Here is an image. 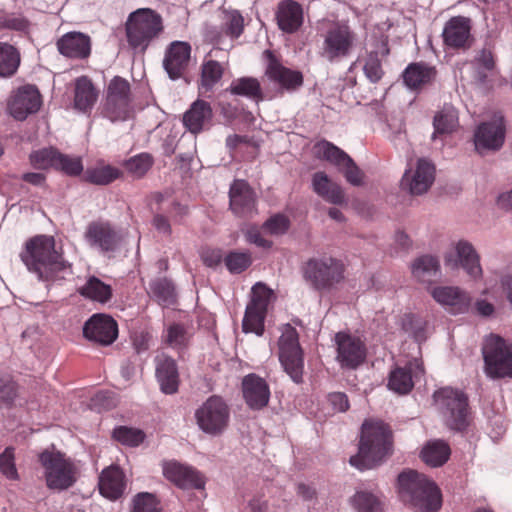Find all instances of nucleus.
I'll use <instances>...</instances> for the list:
<instances>
[{
    "label": "nucleus",
    "mask_w": 512,
    "mask_h": 512,
    "mask_svg": "<svg viewBox=\"0 0 512 512\" xmlns=\"http://www.w3.org/2000/svg\"><path fill=\"white\" fill-rule=\"evenodd\" d=\"M17 397V387L9 377H0V403L10 406Z\"/></svg>",
    "instance_id": "nucleus-62"
},
{
    "label": "nucleus",
    "mask_w": 512,
    "mask_h": 512,
    "mask_svg": "<svg viewBox=\"0 0 512 512\" xmlns=\"http://www.w3.org/2000/svg\"><path fill=\"white\" fill-rule=\"evenodd\" d=\"M126 488L123 471L117 466H110L104 469L99 477L100 493L111 500L122 496Z\"/></svg>",
    "instance_id": "nucleus-30"
},
{
    "label": "nucleus",
    "mask_w": 512,
    "mask_h": 512,
    "mask_svg": "<svg viewBox=\"0 0 512 512\" xmlns=\"http://www.w3.org/2000/svg\"><path fill=\"white\" fill-rule=\"evenodd\" d=\"M261 60L264 67V75L281 90L294 92L303 85V74L298 70L284 66L282 55L279 51L266 49L262 53Z\"/></svg>",
    "instance_id": "nucleus-9"
},
{
    "label": "nucleus",
    "mask_w": 512,
    "mask_h": 512,
    "mask_svg": "<svg viewBox=\"0 0 512 512\" xmlns=\"http://www.w3.org/2000/svg\"><path fill=\"white\" fill-rule=\"evenodd\" d=\"M250 302L242 321V330L245 333L256 332V284L250 290Z\"/></svg>",
    "instance_id": "nucleus-55"
},
{
    "label": "nucleus",
    "mask_w": 512,
    "mask_h": 512,
    "mask_svg": "<svg viewBox=\"0 0 512 512\" xmlns=\"http://www.w3.org/2000/svg\"><path fill=\"white\" fill-rule=\"evenodd\" d=\"M279 360L295 383L303 381L304 353L299 343V334L290 324L284 326L279 339Z\"/></svg>",
    "instance_id": "nucleus-8"
},
{
    "label": "nucleus",
    "mask_w": 512,
    "mask_h": 512,
    "mask_svg": "<svg viewBox=\"0 0 512 512\" xmlns=\"http://www.w3.org/2000/svg\"><path fill=\"white\" fill-rule=\"evenodd\" d=\"M29 22L20 15L13 13L0 15V29H10L15 31H25L28 29Z\"/></svg>",
    "instance_id": "nucleus-59"
},
{
    "label": "nucleus",
    "mask_w": 512,
    "mask_h": 512,
    "mask_svg": "<svg viewBox=\"0 0 512 512\" xmlns=\"http://www.w3.org/2000/svg\"><path fill=\"white\" fill-rule=\"evenodd\" d=\"M289 225L290 221L286 216L276 214L264 223L262 230L273 235H280L288 230Z\"/></svg>",
    "instance_id": "nucleus-57"
},
{
    "label": "nucleus",
    "mask_w": 512,
    "mask_h": 512,
    "mask_svg": "<svg viewBox=\"0 0 512 512\" xmlns=\"http://www.w3.org/2000/svg\"><path fill=\"white\" fill-rule=\"evenodd\" d=\"M471 20L464 16L450 18L443 29L444 44L454 49H466L471 46Z\"/></svg>",
    "instance_id": "nucleus-21"
},
{
    "label": "nucleus",
    "mask_w": 512,
    "mask_h": 512,
    "mask_svg": "<svg viewBox=\"0 0 512 512\" xmlns=\"http://www.w3.org/2000/svg\"><path fill=\"white\" fill-rule=\"evenodd\" d=\"M258 337L264 332V320L273 304L276 301L275 292L266 284L258 282Z\"/></svg>",
    "instance_id": "nucleus-40"
},
{
    "label": "nucleus",
    "mask_w": 512,
    "mask_h": 512,
    "mask_svg": "<svg viewBox=\"0 0 512 512\" xmlns=\"http://www.w3.org/2000/svg\"><path fill=\"white\" fill-rule=\"evenodd\" d=\"M345 267L332 257L309 259L304 267V278L316 290H329L344 279Z\"/></svg>",
    "instance_id": "nucleus-7"
},
{
    "label": "nucleus",
    "mask_w": 512,
    "mask_h": 512,
    "mask_svg": "<svg viewBox=\"0 0 512 512\" xmlns=\"http://www.w3.org/2000/svg\"><path fill=\"white\" fill-rule=\"evenodd\" d=\"M400 499L416 512H438L442 495L438 486L424 474L414 470L404 471L398 476Z\"/></svg>",
    "instance_id": "nucleus-3"
},
{
    "label": "nucleus",
    "mask_w": 512,
    "mask_h": 512,
    "mask_svg": "<svg viewBox=\"0 0 512 512\" xmlns=\"http://www.w3.org/2000/svg\"><path fill=\"white\" fill-rule=\"evenodd\" d=\"M228 90L231 94L247 98H256V79L242 77L231 82Z\"/></svg>",
    "instance_id": "nucleus-51"
},
{
    "label": "nucleus",
    "mask_w": 512,
    "mask_h": 512,
    "mask_svg": "<svg viewBox=\"0 0 512 512\" xmlns=\"http://www.w3.org/2000/svg\"><path fill=\"white\" fill-rule=\"evenodd\" d=\"M318 158L326 160L340 169L350 156L342 149L327 140H321L314 145Z\"/></svg>",
    "instance_id": "nucleus-38"
},
{
    "label": "nucleus",
    "mask_w": 512,
    "mask_h": 512,
    "mask_svg": "<svg viewBox=\"0 0 512 512\" xmlns=\"http://www.w3.org/2000/svg\"><path fill=\"white\" fill-rule=\"evenodd\" d=\"M131 114V87L119 76L112 78L107 86L104 115L112 122L125 121Z\"/></svg>",
    "instance_id": "nucleus-12"
},
{
    "label": "nucleus",
    "mask_w": 512,
    "mask_h": 512,
    "mask_svg": "<svg viewBox=\"0 0 512 512\" xmlns=\"http://www.w3.org/2000/svg\"><path fill=\"white\" fill-rule=\"evenodd\" d=\"M345 176L347 182L354 186H360L363 183L364 174L350 157L339 169Z\"/></svg>",
    "instance_id": "nucleus-61"
},
{
    "label": "nucleus",
    "mask_w": 512,
    "mask_h": 512,
    "mask_svg": "<svg viewBox=\"0 0 512 512\" xmlns=\"http://www.w3.org/2000/svg\"><path fill=\"white\" fill-rule=\"evenodd\" d=\"M59 53L66 58L83 60L90 56L92 41L89 35L82 32H68L56 42Z\"/></svg>",
    "instance_id": "nucleus-25"
},
{
    "label": "nucleus",
    "mask_w": 512,
    "mask_h": 512,
    "mask_svg": "<svg viewBox=\"0 0 512 512\" xmlns=\"http://www.w3.org/2000/svg\"><path fill=\"white\" fill-rule=\"evenodd\" d=\"M195 419L203 432L219 435L228 426L230 409L220 396L213 395L195 411Z\"/></svg>",
    "instance_id": "nucleus-11"
},
{
    "label": "nucleus",
    "mask_w": 512,
    "mask_h": 512,
    "mask_svg": "<svg viewBox=\"0 0 512 512\" xmlns=\"http://www.w3.org/2000/svg\"><path fill=\"white\" fill-rule=\"evenodd\" d=\"M113 437L120 443L128 446H138L144 440L141 430L120 426L113 431Z\"/></svg>",
    "instance_id": "nucleus-52"
},
{
    "label": "nucleus",
    "mask_w": 512,
    "mask_h": 512,
    "mask_svg": "<svg viewBox=\"0 0 512 512\" xmlns=\"http://www.w3.org/2000/svg\"><path fill=\"white\" fill-rule=\"evenodd\" d=\"M505 140V121L501 113H496L489 122L481 123L475 134V149L479 153L485 150H498Z\"/></svg>",
    "instance_id": "nucleus-16"
},
{
    "label": "nucleus",
    "mask_w": 512,
    "mask_h": 512,
    "mask_svg": "<svg viewBox=\"0 0 512 512\" xmlns=\"http://www.w3.org/2000/svg\"><path fill=\"white\" fill-rule=\"evenodd\" d=\"M188 340L187 333L183 326L173 324L168 327L166 342L173 348H182Z\"/></svg>",
    "instance_id": "nucleus-60"
},
{
    "label": "nucleus",
    "mask_w": 512,
    "mask_h": 512,
    "mask_svg": "<svg viewBox=\"0 0 512 512\" xmlns=\"http://www.w3.org/2000/svg\"><path fill=\"white\" fill-rule=\"evenodd\" d=\"M132 512H159L155 496L150 493H139L133 500Z\"/></svg>",
    "instance_id": "nucleus-56"
},
{
    "label": "nucleus",
    "mask_w": 512,
    "mask_h": 512,
    "mask_svg": "<svg viewBox=\"0 0 512 512\" xmlns=\"http://www.w3.org/2000/svg\"><path fill=\"white\" fill-rule=\"evenodd\" d=\"M224 262L229 272L239 274L251 265L252 257L246 252L233 251L226 255Z\"/></svg>",
    "instance_id": "nucleus-50"
},
{
    "label": "nucleus",
    "mask_w": 512,
    "mask_h": 512,
    "mask_svg": "<svg viewBox=\"0 0 512 512\" xmlns=\"http://www.w3.org/2000/svg\"><path fill=\"white\" fill-rule=\"evenodd\" d=\"M439 271V261L430 255L417 258L412 264V274L421 282H430Z\"/></svg>",
    "instance_id": "nucleus-42"
},
{
    "label": "nucleus",
    "mask_w": 512,
    "mask_h": 512,
    "mask_svg": "<svg viewBox=\"0 0 512 512\" xmlns=\"http://www.w3.org/2000/svg\"><path fill=\"white\" fill-rule=\"evenodd\" d=\"M456 252L458 256V261H454L449 257H446V264L455 267L460 264V266L467 272L469 276L472 278H477L482 274V268L479 262V255L475 251L472 244L467 241H459L456 245Z\"/></svg>",
    "instance_id": "nucleus-32"
},
{
    "label": "nucleus",
    "mask_w": 512,
    "mask_h": 512,
    "mask_svg": "<svg viewBox=\"0 0 512 512\" xmlns=\"http://www.w3.org/2000/svg\"><path fill=\"white\" fill-rule=\"evenodd\" d=\"M156 378L161 391L165 394H174L178 390L179 374L176 362L173 358L160 354L155 358Z\"/></svg>",
    "instance_id": "nucleus-28"
},
{
    "label": "nucleus",
    "mask_w": 512,
    "mask_h": 512,
    "mask_svg": "<svg viewBox=\"0 0 512 512\" xmlns=\"http://www.w3.org/2000/svg\"><path fill=\"white\" fill-rule=\"evenodd\" d=\"M163 28L162 17L154 10L141 8L132 12L125 24L129 47L135 52L144 53Z\"/></svg>",
    "instance_id": "nucleus-5"
},
{
    "label": "nucleus",
    "mask_w": 512,
    "mask_h": 512,
    "mask_svg": "<svg viewBox=\"0 0 512 512\" xmlns=\"http://www.w3.org/2000/svg\"><path fill=\"white\" fill-rule=\"evenodd\" d=\"M213 120L211 104L205 100H195L183 114V126L191 134L197 135L210 128Z\"/></svg>",
    "instance_id": "nucleus-23"
},
{
    "label": "nucleus",
    "mask_w": 512,
    "mask_h": 512,
    "mask_svg": "<svg viewBox=\"0 0 512 512\" xmlns=\"http://www.w3.org/2000/svg\"><path fill=\"white\" fill-rule=\"evenodd\" d=\"M363 71L371 83L379 82L383 75L382 62L379 51H371L364 58Z\"/></svg>",
    "instance_id": "nucleus-47"
},
{
    "label": "nucleus",
    "mask_w": 512,
    "mask_h": 512,
    "mask_svg": "<svg viewBox=\"0 0 512 512\" xmlns=\"http://www.w3.org/2000/svg\"><path fill=\"white\" fill-rule=\"evenodd\" d=\"M223 66L214 59H205L201 68V87L211 90L222 78Z\"/></svg>",
    "instance_id": "nucleus-43"
},
{
    "label": "nucleus",
    "mask_w": 512,
    "mask_h": 512,
    "mask_svg": "<svg viewBox=\"0 0 512 512\" xmlns=\"http://www.w3.org/2000/svg\"><path fill=\"white\" fill-rule=\"evenodd\" d=\"M434 400L441 409L448 427L457 431L467 428L469 406L468 398L463 392L445 387L434 393Z\"/></svg>",
    "instance_id": "nucleus-6"
},
{
    "label": "nucleus",
    "mask_w": 512,
    "mask_h": 512,
    "mask_svg": "<svg viewBox=\"0 0 512 512\" xmlns=\"http://www.w3.org/2000/svg\"><path fill=\"white\" fill-rule=\"evenodd\" d=\"M337 360L342 367L354 369L366 358V347L360 338L339 332L335 336Z\"/></svg>",
    "instance_id": "nucleus-18"
},
{
    "label": "nucleus",
    "mask_w": 512,
    "mask_h": 512,
    "mask_svg": "<svg viewBox=\"0 0 512 512\" xmlns=\"http://www.w3.org/2000/svg\"><path fill=\"white\" fill-rule=\"evenodd\" d=\"M458 120L457 110L451 105H445L434 116V133L432 138L435 139L437 135H445L454 132L458 127Z\"/></svg>",
    "instance_id": "nucleus-36"
},
{
    "label": "nucleus",
    "mask_w": 512,
    "mask_h": 512,
    "mask_svg": "<svg viewBox=\"0 0 512 512\" xmlns=\"http://www.w3.org/2000/svg\"><path fill=\"white\" fill-rule=\"evenodd\" d=\"M225 33L231 38H238L244 26V19L237 11L226 12L223 22Z\"/></svg>",
    "instance_id": "nucleus-53"
},
{
    "label": "nucleus",
    "mask_w": 512,
    "mask_h": 512,
    "mask_svg": "<svg viewBox=\"0 0 512 512\" xmlns=\"http://www.w3.org/2000/svg\"><path fill=\"white\" fill-rule=\"evenodd\" d=\"M153 159L148 153H141L128 159L124 166L126 170L136 178L143 177L151 168Z\"/></svg>",
    "instance_id": "nucleus-48"
},
{
    "label": "nucleus",
    "mask_w": 512,
    "mask_h": 512,
    "mask_svg": "<svg viewBox=\"0 0 512 512\" xmlns=\"http://www.w3.org/2000/svg\"><path fill=\"white\" fill-rule=\"evenodd\" d=\"M485 371L491 378H512V351L505 340L490 335L483 346Z\"/></svg>",
    "instance_id": "nucleus-10"
},
{
    "label": "nucleus",
    "mask_w": 512,
    "mask_h": 512,
    "mask_svg": "<svg viewBox=\"0 0 512 512\" xmlns=\"http://www.w3.org/2000/svg\"><path fill=\"white\" fill-rule=\"evenodd\" d=\"M83 335L101 345L112 344L118 336L116 321L106 314H94L84 324Z\"/></svg>",
    "instance_id": "nucleus-19"
},
{
    "label": "nucleus",
    "mask_w": 512,
    "mask_h": 512,
    "mask_svg": "<svg viewBox=\"0 0 512 512\" xmlns=\"http://www.w3.org/2000/svg\"><path fill=\"white\" fill-rule=\"evenodd\" d=\"M0 471L10 480L18 479V472L15 466L14 448L7 447L3 453L0 454Z\"/></svg>",
    "instance_id": "nucleus-54"
},
{
    "label": "nucleus",
    "mask_w": 512,
    "mask_h": 512,
    "mask_svg": "<svg viewBox=\"0 0 512 512\" xmlns=\"http://www.w3.org/2000/svg\"><path fill=\"white\" fill-rule=\"evenodd\" d=\"M435 75L436 71L434 68L423 63H412L405 69L403 80L409 88L417 89L430 83Z\"/></svg>",
    "instance_id": "nucleus-35"
},
{
    "label": "nucleus",
    "mask_w": 512,
    "mask_h": 512,
    "mask_svg": "<svg viewBox=\"0 0 512 512\" xmlns=\"http://www.w3.org/2000/svg\"><path fill=\"white\" fill-rule=\"evenodd\" d=\"M426 328L427 322L421 317L406 314L402 318V329L419 343L425 341L427 338Z\"/></svg>",
    "instance_id": "nucleus-46"
},
{
    "label": "nucleus",
    "mask_w": 512,
    "mask_h": 512,
    "mask_svg": "<svg viewBox=\"0 0 512 512\" xmlns=\"http://www.w3.org/2000/svg\"><path fill=\"white\" fill-rule=\"evenodd\" d=\"M314 192L326 202L334 205H341L345 202L343 189L333 182L325 172H316L312 177Z\"/></svg>",
    "instance_id": "nucleus-33"
},
{
    "label": "nucleus",
    "mask_w": 512,
    "mask_h": 512,
    "mask_svg": "<svg viewBox=\"0 0 512 512\" xmlns=\"http://www.w3.org/2000/svg\"><path fill=\"white\" fill-rule=\"evenodd\" d=\"M328 401L334 410L345 412L349 409V401L346 394L342 392H333L328 395Z\"/></svg>",
    "instance_id": "nucleus-64"
},
{
    "label": "nucleus",
    "mask_w": 512,
    "mask_h": 512,
    "mask_svg": "<svg viewBox=\"0 0 512 512\" xmlns=\"http://www.w3.org/2000/svg\"><path fill=\"white\" fill-rule=\"evenodd\" d=\"M431 295L435 301L449 307L453 313L465 312L471 302V297L457 287H435L432 289Z\"/></svg>",
    "instance_id": "nucleus-29"
},
{
    "label": "nucleus",
    "mask_w": 512,
    "mask_h": 512,
    "mask_svg": "<svg viewBox=\"0 0 512 512\" xmlns=\"http://www.w3.org/2000/svg\"><path fill=\"white\" fill-rule=\"evenodd\" d=\"M121 176V171L111 165H99L85 171V180L95 185H108Z\"/></svg>",
    "instance_id": "nucleus-41"
},
{
    "label": "nucleus",
    "mask_w": 512,
    "mask_h": 512,
    "mask_svg": "<svg viewBox=\"0 0 512 512\" xmlns=\"http://www.w3.org/2000/svg\"><path fill=\"white\" fill-rule=\"evenodd\" d=\"M276 20L279 29L284 33H296L304 22L303 8L294 0L281 1L277 7Z\"/></svg>",
    "instance_id": "nucleus-27"
},
{
    "label": "nucleus",
    "mask_w": 512,
    "mask_h": 512,
    "mask_svg": "<svg viewBox=\"0 0 512 512\" xmlns=\"http://www.w3.org/2000/svg\"><path fill=\"white\" fill-rule=\"evenodd\" d=\"M192 47L186 41L171 42L164 53L163 68L171 80L185 78L192 60Z\"/></svg>",
    "instance_id": "nucleus-15"
},
{
    "label": "nucleus",
    "mask_w": 512,
    "mask_h": 512,
    "mask_svg": "<svg viewBox=\"0 0 512 512\" xmlns=\"http://www.w3.org/2000/svg\"><path fill=\"white\" fill-rule=\"evenodd\" d=\"M230 208L238 217L246 218L252 215L255 207L253 189L244 180H235L230 187Z\"/></svg>",
    "instance_id": "nucleus-26"
},
{
    "label": "nucleus",
    "mask_w": 512,
    "mask_h": 512,
    "mask_svg": "<svg viewBox=\"0 0 512 512\" xmlns=\"http://www.w3.org/2000/svg\"><path fill=\"white\" fill-rule=\"evenodd\" d=\"M450 448L443 441L428 443L421 452L422 460L429 466H442L449 458Z\"/></svg>",
    "instance_id": "nucleus-39"
},
{
    "label": "nucleus",
    "mask_w": 512,
    "mask_h": 512,
    "mask_svg": "<svg viewBox=\"0 0 512 512\" xmlns=\"http://www.w3.org/2000/svg\"><path fill=\"white\" fill-rule=\"evenodd\" d=\"M78 293L85 299L100 304L109 302L113 295L112 287L96 276H89L86 282L78 288Z\"/></svg>",
    "instance_id": "nucleus-34"
},
{
    "label": "nucleus",
    "mask_w": 512,
    "mask_h": 512,
    "mask_svg": "<svg viewBox=\"0 0 512 512\" xmlns=\"http://www.w3.org/2000/svg\"><path fill=\"white\" fill-rule=\"evenodd\" d=\"M435 179V167L426 159H418L416 168L407 170L402 177L401 186L413 195L426 193Z\"/></svg>",
    "instance_id": "nucleus-20"
},
{
    "label": "nucleus",
    "mask_w": 512,
    "mask_h": 512,
    "mask_svg": "<svg viewBox=\"0 0 512 512\" xmlns=\"http://www.w3.org/2000/svg\"><path fill=\"white\" fill-rule=\"evenodd\" d=\"M59 153L52 148H44L31 153L30 162L36 169H47L56 167Z\"/></svg>",
    "instance_id": "nucleus-49"
},
{
    "label": "nucleus",
    "mask_w": 512,
    "mask_h": 512,
    "mask_svg": "<svg viewBox=\"0 0 512 512\" xmlns=\"http://www.w3.org/2000/svg\"><path fill=\"white\" fill-rule=\"evenodd\" d=\"M424 373L422 363L417 359L409 361L404 367H395L388 377V388L397 394H408L414 387V380Z\"/></svg>",
    "instance_id": "nucleus-22"
},
{
    "label": "nucleus",
    "mask_w": 512,
    "mask_h": 512,
    "mask_svg": "<svg viewBox=\"0 0 512 512\" xmlns=\"http://www.w3.org/2000/svg\"><path fill=\"white\" fill-rule=\"evenodd\" d=\"M392 449L390 427L381 421L366 420L362 424L359 452L349 462L359 470L370 469L389 456Z\"/></svg>",
    "instance_id": "nucleus-2"
},
{
    "label": "nucleus",
    "mask_w": 512,
    "mask_h": 512,
    "mask_svg": "<svg viewBox=\"0 0 512 512\" xmlns=\"http://www.w3.org/2000/svg\"><path fill=\"white\" fill-rule=\"evenodd\" d=\"M163 474L166 479L183 489L204 487V478L196 469L176 461L164 463Z\"/></svg>",
    "instance_id": "nucleus-24"
},
{
    "label": "nucleus",
    "mask_w": 512,
    "mask_h": 512,
    "mask_svg": "<svg viewBox=\"0 0 512 512\" xmlns=\"http://www.w3.org/2000/svg\"><path fill=\"white\" fill-rule=\"evenodd\" d=\"M99 97V91L88 76H81L74 82V108L87 113L92 110Z\"/></svg>",
    "instance_id": "nucleus-31"
},
{
    "label": "nucleus",
    "mask_w": 512,
    "mask_h": 512,
    "mask_svg": "<svg viewBox=\"0 0 512 512\" xmlns=\"http://www.w3.org/2000/svg\"><path fill=\"white\" fill-rule=\"evenodd\" d=\"M355 41V35L346 25H336L330 28L324 38L323 55L334 61L349 55Z\"/></svg>",
    "instance_id": "nucleus-17"
},
{
    "label": "nucleus",
    "mask_w": 512,
    "mask_h": 512,
    "mask_svg": "<svg viewBox=\"0 0 512 512\" xmlns=\"http://www.w3.org/2000/svg\"><path fill=\"white\" fill-rule=\"evenodd\" d=\"M84 238L91 248L108 253L119 249L125 234L111 222L97 220L88 224Z\"/></svg>",
    "instance_id": "nucleus-13"
},
{
    "label": "nucleus",
    "mask_w": 512,
    "mask_h": 512,
    "mask_svg": "<svg viewBox=\"0 0 512 512\" xmlns=\"http://www.w3.org/2000/svg\"><path fill=\"white\" fill-rule=\"evenodd\" d=\"M20 259L28 271L43 282L63 278L61 273L70 267L62 253L56 249L54 237L47 235H37L27 240Z\"/></svg>",
    "instance_id": "nucleus-1"
},
{
    "label": "nucleus",
    "mask_w": 512,
    "mask_h": 512,
    "mask_svg": "<svg viewBox=\"0 0 512 512\" xmlns=\"http://www.w3.org/2000/svg\"><path fill=\"white\" fill-rule=\"evenodd\" d=\"M150 291L157 301L163 305H171L175 302L174 286L172 282L166 278L151 282Z\"/></svg>",
    "instance_id": "nucleus-45"
},
{
    "label": "nucleus",
    "mask_w": 512,
    "mask_h": 512,
    "mask_svg": "<svg viewBox=\"0 0 512 512\" xmlns=\"http://www.w3.org/2000/svg\"><path fill=\"white\" fill-rule=\"evenodd\" d=\"M351 504L357 512H380L382 503L380 499L367 491H358L351 498Z\"/></svg>",
    "instance_id": "nucleus-44"
},
{
    "label": "nucleus",
    "mask_w": 512,
    "mask_h": 512,
    "mask_svg": "<svg viewBox=\"0 0 512 512\" xmlns=\"http://www.w3.org/2000/svg\"><path fill=\"white\" fill-rule=\"evenodd\" d=\"M55 168L69 175H79L83 170V165L80 158L69 157L59 153Z\"/></svg>",
    "instance_id": "nucleus-58"
},
{
    "label": "nucleus",
    "mask_w": 512,
    "mask_h": 512,
    "mask_svg": "<svg viewBox=\"0 0 512 512\" xmlns=\"http://www.w3.org/2000/svg\"><path fill=\"white\" fill-rule=\"evenodd\" d=\"M243 397L251 409L256 408V374L251 373L242 381Z\"/></svg>",
    "instance_id": "nucleus-63"
},
{
    "label": "nucleus",
    "mask_w": 512,
    "mask_h": 512,
    "mask_svg": "<svg viewBox=\"0 0 512 512\" xmlns=\"http://www.w3.org/2000/svg\"><path fill=\"white\" fill-rule=\"evenodd\" d=\"M41 105L42 98L38 89L33 85H24L11 93L7 110L14 119L23 121L36 113Z\"/></svg>",
    "instance_id": "nucleus-14"
},
{
    "label": "nucleus",
    "mask_w": 512,
    "mask_h": 512,
    "mask_svg": "<svg viewBox=\"0 0 512 512\" xmlns=\"http://www.w3.org/2000/svg\"><path fill=\"white\" fill-rule=\"evenodd\" d=\"M46 486L51 490L63 491L72 487L78 480V462L54 446L44 449L38 455Z\"/></svg>",
    "instance_id": "nucleus-4"
},
{
    "label": "nucleus",
    "mask_w": 512,
    "mask_h": 512,
    "mask_svg": "<svg viewBox=\"0 0 512 512\" xmlns=\"http://www.w3.org/2000/svg\"><path fill=\"white\" fill-rule=\"evenodd\" d=\"M20 62L18 49L9 43L0 42V77L10 78L15 75Z\"/></svg>",
    "instance_id": "nucleus-37"
}]
</instances>
